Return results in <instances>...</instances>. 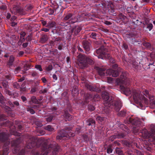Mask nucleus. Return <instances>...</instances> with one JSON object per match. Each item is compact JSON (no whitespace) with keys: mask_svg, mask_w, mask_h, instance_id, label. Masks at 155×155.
Returning <instances> with one entry per match:
<instances>
[{"mask_svg":"<svg viewBox=\"0 0 155 155\" xmlns=\"http://www.w3.org/2000/svg\"><path fill=\"white\" fill-rule=\"evenodd\" d=\"M28 43H27V42L24 43H23V44L22 45V46L23 47L25 48L28 46Z\"/></svg>","mask_w":155,"mask_h":155,"instance_id":"obj_42","label":"nucleus"},{"mask_svg":"<svg viewBox=\"0 0 155 155\" xmlns=\"http://www.w3.org/2000/svg\"><path fill=\"white\" fill-rule=\"evenodd\" d=\"M121 76L120 78L121 79L119 81V82L118 79L117 81L120 84V89L123 92L124 94L127 96H128L131 94L130 90L127 87L129 83L126 77H124L123 78Z\"/></svg>","mask_w":155,"mask_h":155,"instance_id":"obj_1","label":"nucleus"},{"mask_svg":"<svg viewBox=\"0 0 155 155\" xmlns=\"http://www.w3.org/2000/svg\"><path fill=\"white\" fill-rule=\"evenodd\" d=\"M21 35L22 37H24L25 35V33L24 32H21Z\"/></svg>","mask_w":155,"mask_h":155,"instance_id":"obj_52","label":"nucleus"},{"mask_svg":"<svg viewBox=\"0 0 155 155\" xmlns=\"http://www.w3.org/2000/svg\"><path fill=\"white\" fill-rule=\"evenodd\" d=\"M0 102L3 104L4 103V97L0 93Z\"/></svg>","mask_w":155,"mask_h":155,"instance_id":"obj_27","label":"nucleus"},{"mask_svg":"<svg viewBox=\"0 0 155 155\" xmlns=\"http://www.w3.org/2000/svg\"><path fill=\"white\" fill-rule=\"evenodd\" d=\"M24 54V52L22 51H20L18 53L19 55V56H21L22 55Z\"/></svg>","mask_w":155,"mask_h":155,"instance_id":"obj_54","label":"nucleus"},{"mask_svg":"<svg viewBox=\"0 0 155 155\" xmlns=\"http://www.w3.org/2000/svg\"><path fill=\"white\" fill-rule=\"evenodd\" d=\"M53 149V148H52V147H49L47 149L46 148H44V150H46V151L45 153L43 154V155H47V154L45 153L46 152H47V153H49L51 151H52L53 155H55L57 153V150L56 149L54 150Z\"/></svg>","mask_w":155,"mask_h":155,"instance_id":"obj_7","label":"nucleus"},{"mask_svg":"<svg viewBox=\"0 0 155 155\" xmlns=\"http://www.w3.org/2000/svg\"><path fill=\"white\" fill-rule=\"evenodd\" d=\"M4 117V116L2 115L0 116V120H3L4 119H5V118H3V117Z\"/></svg>","mask_w":155,"mask_h":155,"instance_id":"obj_56","label":"nucleus"},{"mask_svg":"<svg viewBox=\"0 0 155 155\" xmlns=\"http://www.w3.org/2000/svg\"><path fill=\"white\" fill-rule=\"evenodd\" d=\"M88 121L89 123L87 124V125L89 126H90L91 124H94L95 121L92 118H89L88 120Z\"/></svg>","mask_w":155,"mask_h":155,"instance_id":"obj_22","label":"nucleus"},{"mask_svg":"<svg viewBox=\"0 0 155 155\" xmlns=\"http://www.w3.org/2000/svg\"><path fill=\"white\" fill-rule=\"evenodd\" d=\"M117 67H118V65L117 64H114L113 66V68H114L116 69V68H117Z\"/></svg>","mask_w":155,"mask_h":155,"instance_id":"obj_58","label":"nucleus"},{"mask_svg":"<svg viewBox=\"0 0 155 155\" xmlns=\"http://www.w3.org/2000/svg\"><path fill=\"white\" fill-rule=\"evenodd\" d=\"M24 68H25V69H23V70H22L21 73H25V71L27 70V69H25V67H24Z\"/></svg>","mask_w":155,"mask_h":155,"instance_id":"obj_55","label":"nucleus"},{"mask_svg":"<svg viewBox=\"0 0 155 155\" xmlns=\"http://www.w3.org/2000/svg\"><path fill=\"white\" fill-rule=\"evenodd\" d=\"M21 11L22 9L19 6L14 7L13 8L12 12L14 14H20Z\"/></svg>","mask_w":155,"mask_h":155,"instance_id":"obj_11","label":"nucleus"},{"mask_svg":"<svg viewBox=\"0 0 155 155\" xmlns=\"http://www.w3.org/2000/svg\"><path fill=\"white\" fill-rule=\"evenodd\" d=\"M116 152L118 155H124L122 150L119 148H117L116 150Z\"/></svg>","mask_w":155,"mask_h":155,"instance_id":"obj_21","label":"nucleus"},{"mask_svg":"<svg viewBox=\"0 0 155 155\" xmlns=\"http://www.w3.org/2000/svg\"><path fill=\"white\" fill-rule=\"evenodd\" d=\"M31 101L35 103H36L37 101L36 97L35 96H33L31 97Z\"/></svg>","mask_w":155,"mask_h":155,"instance_id":"obj_30","label":"nucleus"},{"mask_svg":"<svg viewBox=\"0 0 155 155\" xmlns=\"http://www.w3.org/2000/svg\"><path fill=\"white\" fill-rule=\"evenodd\" d=\"M16 25H17V23L15 22H12V23H11V25L12 26H14Z\"/></svg>","mask_w":155,"mask_h":155,"instance_id":"obj_49","label":"nucleus"},{"mask_svg":"<svg viewBox=\"0 0 155 155\" xmlns=\"http://www.w3.org/2000/svg\"><path fill=\"white\" fill-rule=\"evenodd\" d=\"M56 26V23L52 21L49 22L47 26L49 28H51Z\"/></svg>","mask_w":155,"mask_h":155,"instance_id":"obj_17","label":"nucleus"},{"mask_svg":"<svg viewBox=\"0 0 155 155\" xmlns=\"http://www.w3.org/2000/svg\"><path fill=\"white\" fill-rule=\"evenodd\" d=\"M153 25L151 23L149 24L147 26V28L149 29V31H150L153 28Z\"/></svg>","mask_w":155,"mask_h":155,"instance_id":"obj_29","label":"nucleus"},{"mask_svg":"<svg viewBox=\"0 0 155 155\" xmlns=\"http://www.w3.org/2000/svg\"><path fill=\"white\" fill-rule=\"evenodd\" d=\"M67 61L68 63H69L70 61V59L69 57H67Z\"/></svg>","mask_w":155,"mask_h":155,"instance_id":"obj_60","label":"nucleus"},{"mask_svg":"<svg viewBox=\"0 0 155 155\" xmlns=\"http://www.w3.org/2000/svg\"><path fill=\"white\" fill-rule=\"evenodd\" d=\"M28 111H29L30 112L31 114H34L35 113V111L32 109L28 108Z\"/></svg>","mask_w":155,"mask_h":155,"instance_id":"obj_32","label":"nucleus"},{"mask_svg":"<svg viewBox=\"0 0 155 155\" xmlns=\"http://www.w3.org/2000/svg\"><path fill=\"white\" fill-rule=\"evenodd\" d=\"M45 129L50 131H52L54 130V128L50 125H48L45 127Z\"/></svg>","mask_w":155,"mask_h":155,"instance_id":"obj_19","label":"nucleus"},{"mask_svg":"<svg viewBox=\"0 0 155 155\" xmlns=\"http://www.w3.org/2000/svg\"><path fill=\"white\" fill-rule=\"evenodd\" d=\"M42 23L43 25H45L46 24V22L45 21H42Z\"/></svg>","mask_w":155,"mask_h":155,"instance_id":"obj_59","label":"nucleus"},{"mask_svg":"<svg viewBox=\"0 0 155 155\" xmlns=\"http://www.w3.org/2000/svg\"><path fill=\"white\" fill-rule=\"evenodd\" d=\"M58 48L59 50H61L62 49V47H61V46H59Z\"/></svg>","mask_w":155,"mask_h":155,"instance_id":"obj_62","label":"nucleus"},{"mask_svg":"<svg viewBox=\"0 0 155 155\" xmlns=\"http://www.w3.org/2000/svg\"><path fill=\"white\" fill-rule=\"evenodd\" d=\"M112 78H111L107 77V82L108 83H110L112 82Z\"/></svg>","mask_w":155,"mask_h":155,"instance_id":"obj_33","label":"nucleus"},{"mask_svg":"<svg viewBox=\"0 0 155 155\" xmlns=\"http://www.w3.org/2000/svg\"><path fill=\"white\" fill-rule=\"evenodd\" d=\"M74 134L73 133L70 132L69 133V134H68V136H67V135H65L64 134H61L60 136H57V138L58 139H61L62 138V137H68V136L70 137H72L74 136Z\"/></svg>","mask_w":155,"mask_h":155,"instance_id":"obj_9","label":"nucleus"},{"mask_svg":"<svg viewBox=\"0 0 155 155\" xmlns=\"http://www.w3.org/2000/svg\"><path fill=\"white\" fill-rule=\"evenodd\" d=\"M16 19V17L15 16H12L11 18V21H14Z\"/></svg>","mask_w":155,"mask_h":155,"instance_id":"obj_46","label":"nucleus"},{"mask_svg":"<svg viewBox=\"0 0 155 155\" xmlns=\"http://www.w3.org/2000/svg\"><path fill=\"white\" fill-rule=\"evenodd\" d=\"M21 98L23 101H25L26 100V97L24 96H21Z\"/></svg>","mask_w":155,"mask_h":155,"instance_id":"obj_50","label":"nucleus"},{"mask_svg":"<svg viewBox=\"0 0 155 155\" xmlns=\"http://www.w3.org/2000/svg\"><path fill=\"white\" fill-rule=\"evenodd\" d=\"M35 68L39 70L40 71H42L43 70L41 68V66L40 65H36Z\"/></svg>","mask_w":155,"mask_h":155,"instance_id":"obj_25","label":"nucleus"},{"mask_svg":"<svg viewBox=\"0 0 155 155\" xmlns=\"http://www.w3.org/2000/svg\"><path fill=\"white\" fill-rule=\"evenodd\" d=\"M52 68V66L51 65H49L48 67L46 69L47 71H50Z\"/></svg>","mask_w":155,"mask_h":155,"instance_id":"obj_37","label":"nucleus"},{"mask_svg":"<svg viewBox=\"0 0 155 155\" xmlns=\"http://www.w3.org/2000/svg\"><path fill=\"white\" fill-rule=\"evenodd\" d=\"M5 108L7 109V110H9L11 109L8 107V106H6L5 107Z\"/></svg>","mask_w":155,"mask_h":155,"instance_id":"obj_61","label":"nucleus"},{"mask_svg":"<svg viewBox=\"0 0 155 155\" xmlns=\"http://www.w3.org/2000/svg\"><path fill=\"white\" fill-rule=\"evenodd\" d=\"M89 109L92 111L94 110V107L90 106H89Z\"/></svg>","mask_w":155,"mask_h":155,"instance_id":"obj_38","label":"nucleus"},{"mask_svg":"<svg viewBox=\"0 0 155 155\" xmlns=\"http://www.w3.org/2000/svg\"><path fill=\"white\" fill-rule=\"evenodd\" d=\"M38 122H36V124L37 125L38 127H41L42 126V124L40 123H39V124H38Z\"/></svg>","mask_w":155,"mask_h":155,"instance_id":"obj_57","label":"nucleus"},{"mask_svg":"<svg viewBox=\"0 0 155 155\" xmlns=\"http://www.w3.org/2000/svg\"><path fill=\"white\" fill-rule=\"evenodd\" d=\"M141 133L142 134V136L143 137L145 138L150 137L152 138L154 140H155V135H150L149 136L146 129L143 130L141 132Z\"/></svg>","mask_w":155,"mask_h":155,"instance_id":"obj_6","label":"nucleus"},{"mask_svg":"<svg viewBox=\"0 0 155 155\" xmlns=\"http://www.w3.org/2000/svg\"><path fill=\"white\" fill-rule=\"evenodd\" d=\"M133 98L134 101L136 103L139 102L140 100H143L146 104H147L148 103V100L140 94V91L139 90L134 91Z\"/></svg>","mask_w":155,"mask_h":155,"instance_id":"obj_3","label":"nucleus"},{"mask_svg":"<svg viewBox=\"0 0 155 155\" xmlns=\"http://www.w3.org/2000/svg\"><path fill=\"white\" fill-rule=\"evenodd\" d=\"M53 79L55 80H57L58 78L57 77L56 75L55 74L53 75Z\"/></svg>","mask_w":155,"mask_h":155,"instance_id":"obj_44","label":"nucleus"},{"mask_svg":"<svg viewBox=\"0 0 155 155\" xmlns=\"http://www.w3.org/2000/svg\"><path fill=\"white\" fill-rule=\"evenodd\" d=\"M36 91V88H33L31 90V93H33V92H35Z\"/></svg>","mask_w":155,"mask_h":155,"instance_id":"obj_48","label":"nucleus"},{"mask_svg":"<svg viewBox=\"0 0 155 155\" xmlns=\"http://www.w3.org/2000/svg\"><path fill=\"white\" fill-rule=\"evenodd\" d=\"M76 21V20H75V21H70L69 22L70 23H74Z\"/></svg>","mask_w":155,"mask_h":155,"instance_id":"obj_63","label":"nucleus"},{"mask_svg":"<svg viewBox=\"0 0 155 155\" xmlns=\"http://www.w3.org/2000/svg\"><path fill=\"white\" fill-rule=\"evenodd\" d=\"M41 80L44 83H45L46 82V79L44 77L42 78H41Z\"/></svg>","mask_w":155,"mask_h":155,"instance_id":"obj_40","label":"nucleus"},{"mask_svg":"<svg viewBox=\"0 0 155 155\" xmlns=\"http://www.w3.org/2000/svg\"><path fill=\"white\" fill-rule=\"evenodd\" d=\"M112 152V149L110 147H108L107 150V152L108 153H111Z\"/></svg>","mask_w":155,"mask_h":155,"instance_id":"obj_31","label":"nucleus"},{"mask_svg":"<svg viewBox=\"0 0 155 155\" xmlns=\"http://www.w3.org/2000/svg\"><path fill=\"white\" fill-rule=\"evenodd\" d=\"M104 47H101L96 50V53L100 55L98 57L99 58L103 59L104 57L107 58H109L110 57V55L108 54H105L104 50Z\"/></svg>","mask_w":155,"mask_h":155,"instance_id":"obj_4","label":"nucleus"},{"mask_svg":"<svg viewBox=\"0 0 155 155\" xmlns=\"http://www.w3.org/2000/svg\"><path fill=\"white\" fill-rule=\"evenodd\" d=\"M148 93L149 92L147 90H145L143 94L145 95L146 97H149V98L150 99V103L155 105V99L154 98V97L153 96L149 97L148 95Z\"/></svg>","mask_w":155,"mask_h":155,"instance_id":"obj_8","label":"nucleus"},{"mask_svg":"<svg viewBox=\"0 0 155 155\" xmlns=\"http://www.w3.org/2000/svg\"><path fill=\"white\" fill-rule=\"evenodd\" d=\"M8 149L7 148L5 149L2 151L0 152V155H8Z\"/></svg>","mask_w":155,"mask_h":155,"instance_id":"obj_16","label":"nucleus"},{"mask_svg":"<svg viewBox=\"0 0 155 155\" xmlns=\"http://www.w3.org/2000/svg\"><path fill=\"white\" fill-rule=\"evenodd\" d=\"M14 60V57L13 56L10 57L9 61L8 63V64L11 65H12Z\"/></svg>","mask_w":155,"mask_h":155,"instance_id":"obj_18","label":"nucleus"},{"mask_svg":"<svg viewBox=\"0 0 155 155\" xmlns=\"http://www.w3.org/2000/svg\"><path fill=\"white\" fill-rule=\"evenodd\" d=\"M97 69L98 70V73L102 77L104 76L105 75V70L103 68H97Z\"/></svg>","mask_w":155,"mask_h":155,"instance_id":"obj_10","label":"nucleus"},{"mask_svg":"<svg viewBox=\"0 0 155 155\" xmlns=\"http://www.w3.org/2000/svg\"><path fill=\"white\" fill-rule=\"evenodd\" d=\"M64 117L66 120H70L72 118V116L67 112H66L64 114Z\"/></svg>","mask_w":155,"mask_h":155,"instance_id":"obj_14","label":"nucleus"},{"mask_svg":"<svg viewBox=\"0 0 155 155\" xmlns=\"http://www.w3.org/2000/svg\"><path fill=\"white\" fill-rule=\"evenodd\" d=\"M87 88L91 91H96V89L93 86L88 85L87 86Z\"/></svg>","mask_w":155,"mask_h":155,"instance_id":"obj_20","label":"nucleus"},{"mask_svg":"<svg viewBox=\"0 0 155 155\" xmlns=\"http://www.w3.org/2000/svg\"><path fill=\"white\" fill-rule=\"evenodd\" d=\"M78 64L80 67L83 68L86 67L87 64L92 65L94 62L91 59L87 58L86 56L82 54H79L78 56Z\"/></svg>","mask_w":155,"mask_h":155,"instance_id":"obj_2","label":"nucleus"},{"mask_svg":"<svg viewBox=\"0 0 155 155\" xmlns=\"http://www.w3.org/2000/svg\"><path fill=\"white\" fill-rule=\"evenodd\" d=\"M52 118L51 117H50L46 118V120L48 122H50L51 121Z\"/></svg>","mask_w":155,"mask_h":155,"instance_id":"obj_35","label":"nucleus"},{"mask_svg":"<svg viewBox=\"0 0 155 155\" xmlns=\"http://www.w3.org/2000/svg\"><path fill=\"white\" fill-rule=\"evenodd\" d=\"M6 139V135L3 134H0V140L2 142H4Z\"/></svg>","mask_w":155,"mask_h":155,"instance_id":"obj_15","label":"nucleus"},{"mask_svg":"<svg viewBox=\"0 0 155 155\" xmlns=\"http://www.w3.org/2000/svg\"><path fill=\"white\" fill-rule=\"evenodd\" d=\"M72 16V15L71 14H68L64 18L65 20H67L69 19Z\"/></svg>","mask_w":155,"mask_h":155,"instance_id":"obj_28","label":"nucleus"},{"mask_svg":"<svg viewBox=\"0 0 155 155\" xmlns=\"http://www.w3.org/2000/svg\"><path fill=\"white\" fill-rule=\"evenodd\" d=\"M97 120L101 122L104 120V118L100 116H98L96 118Z\"/></svg>","mask_w":155,"mask_h":155,"instance_id":"obj_26","label":"nucleus"},{"mask_svg":"<svg viewBox=\"0 0 155 155\" xmlns=\"http://www.w3.org/2000/svg\"><path fill=\"white\" fill-rule=\"evenodd\" d=\"M78 50L81 51H83V50L81 48H78Z\"/></svg>","mask_w":155,"mask_h":155,"instance_id":"obj_64","label":"nucleus"},{"mask_svg":"<svg viewBox=\"0 0 155 155\" xmlns=\"http://www.w3.org/2000/svg\"><path fill=\"white\" fill-rule=\"evenodd\" d=\"M123 48L125 49H127L128 48V46L126 43H124L123 46Z\"/></svg>","mask_w":155,"mask_h":155,"instance_id":"obj_36","label":"nucleus"},{"mask_svg":"<svg viewBox=\"0 0 155 155\" xmlns=\"http://www.w3.org/2000/svg\"><path fill=\"white\" fill-rule=\"evenodd\" d=\"M84 49L87 51H88L89 50L90 48H89V47L88 46H86V45H84Z\"/></svg>","mask_w":155,"mask_h":155,"instance_id":"obj_34","label":"nucleus"},{"mask_svg":"<svg viewBox=\"0 0 155 155\" xmlns=\"http://www.w3.org/2000/svg\"><path fill=\"white\" fill-rule=\"evenodd\" d=\"M25 80V78L24 77H23L22 78H21L18 80V81L19 82H21Z\"/></svg>","mask_w":155,"mask_h":155,"instance_id":"obj_47","label":"nucleus"},{"mask_svg":"<svg viewBox=\"0 0 155 155\" xmlns=\"http://www.w3.org/2000/svg\"><path fill=\"white\" fill-rule=\"evenodd\" d=\"M49 30L48 29L46 28H43L41 29V31L45 32H48Z\"/></svg>","mask_w":155,"mask_h":155,"instance_id":"obj_39","label":"nucleus"},{"mask_svg":"<svg viewBox=\"0 0 155 155\" xmlns=\"http://www.w3.org/2000/svg\"><path fill=\"white\" fill-rule=\"evenodd\" d=\"M106 74L109 75H111L113 77H116L118 75V72L116 71L109 69L106 71Z\"/></svg>","mask_w":155,"mask_h":155,"instance_id":"obj_5","label":"nucleus"},{"mask_svg":"<svg viewBox=\"0 0 155 155\" xmlns=\"http://www.w3.org/2000/svg\"><path fill=\"white\" fill-rule=\"evenodd\" d=\"M102 97L107 102H109V96L108 93L106 92L102 94Z\"/></svg>","mask_w":155,"mask_h":155,"instance_id":"obj_13","label":"nucleus"},{"mask_svg":"<svg viewBox=\"0 0 155 155\" xmlns=\"http://www.w3.org/2000/svg\"><path fill=\"white\" fill-rule=\"evenodd\" d=\"M21 68L20 67H18L15 70V74H16L18 72H19L21 71Z\"/></svg>","mask_w":155,"mask_h":155,"instance_id":"obj_24","label":"nucleus"},{"mask_svg":"<svg viewBox=\"0 0 155 155\" xmlns=\"http://www.w3.org/2000/svg\"><path fill=\"white\" fill-rule=\"evenodd\" d=\"M14 104L16 105V106H18L19 105V103L18 101H15L13 102Z\"/></svg>","mask_w":155,"mask_h":155,"instance_id":"obj_51","label":"nucleus"},{"mask_svg":"<svg viewBox=\"0 0 155 155\" xmlns=\"http://www.w3.org/2000/svg\"><path fill=\"white\" fill-rule=\"evenodd\" d=\"M11 16V15L9 13H8L7 15L6 18L7 19H9Z\"/></svg>","mask_w":155,"mask_h":155,"instance_id":"obj_53","label":"nucleus"},{"mask_svg":"<svg viewBox=\"0 0 155 155\" xmlns=\"http://www.w3.org/2000/svg\"><path fill=\"white\" fill-rule=\"evenodd\" d=\"M104 23L105 24L107 25H110L111 24V23L108 21H105Z\"/></svg>","mask_w":155,"mask_h":155,"instance_id":"obj_43","label":"nucleus"},{"mask_svg":"<svg viewBox=\"0 0 155 155\" xmlns=\"http://www.w3.org/2000/svg\"><path fill=\"white\" fill-rule=\"evenodd\" d=\"M115 110L117 111H118L121 108L122 105L121 102L120 101H118L115 104Z\"/></svg>","mask_w":155,"mask_h":155,"instance_id":"obj_12","label":"nucleus"},{"mask_svg":"<svg viewBox=\"0 0 155 155\" xmlns=\"http://www.w3.org/2000/svg\"><path fill=\"white\" fill-rule=\"evenodd\" d=\"M91 36H92L93 38H94L96 35V34L95 33H92L91 35Z\"/></svg>","mask_w":155,"mask_h":155,"instance_id":"obj_45","label":"nucleus"},{"mask_svg":"<svg viewBox=\"0 0 155 155\" xmlns=\"http://www.w3.org/2000/svg\"><path fill=\"white\" fill-rule=\"evenodd\" d=\"M14 86L16 88L19 87H20V85L17 83H15L14 85Z\"/></svg>","mask_w":155,"mask_h":155,"instance_id":"obj_41","label":"nucleus"},{"mask_svg":"<svg viewBox=\"0 0 155 155\" xmlns=\"http://www.w3.org/2000/svg\"><path fill=\"white\" fill-rule=\"evenodd\" d=\"M34 146V143H29L28 144L27 147L28 148H31L32 147H33Z\"/></svg>","mask_w":155,"mask_h":155,"instance_id":"obj_23","label":"nucleus"}]
</instances>
